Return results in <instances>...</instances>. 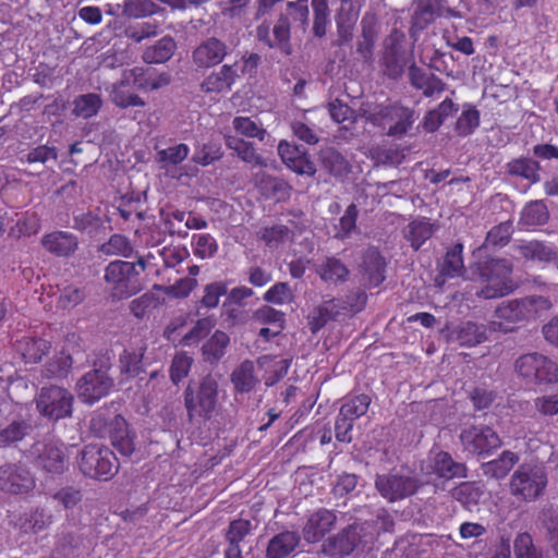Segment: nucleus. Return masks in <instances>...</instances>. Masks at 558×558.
Listing matches in <instances>:
<instances>
[{"label": "nucleus", "instance_id": "5fc2aeb1", "mask_svg": "<svg viewBox=\"0 0 558 558\" xmlns=\"http://www.w3.org/2000/svg\"><path fill=\"white\" fill-rule=\"evenodd\" d=\"M515 558H544L543 553L534 544L530 533H519L513 542Z\"/></svg>", "mask_w": 558, "mask_h": 558}, {"label": "nucleus", "instance_id": "393cba45", "mask_svg": "<svg viewBox=\"0 0 558 558\" xmlns=\"http://www.w3.org/2000/svg\"><path fill=\"white\" fill-rule=\"evenodd\" d=\"M519 462V456L510 450L502 451L497 459L481 464L484 476L494 480L505 478Z\"/></svg>", "mask_w": 558, "mask_h": 558}, {"label": "nucleus", "instance_id": "4c0bfd02", "mask_svg": "<svg viewBox=\"0 0 558 558\" xmlns=\"http://www.w3.org/2000/svg\"><path fill=\"white\" fill-rule=\"evenodd\" d=\"M73 360L70 353L64 350L56 353L43 369V376L46 378H64L72 368Z\"/></svg>", "mask_w": 558, "mask_h": 558}, {"label": "nucleus", "instance_id": "69168bd1", "mask_svg": "<svg viewBox=\"0 0 558 558\" xmlns=\"http://www.w3.org/2000/svg\"><path fill=\"white\" fill-rule=\"evenodd\" d=\"M86 298V293L83 289L75 286L65 287L57 302V306L62 310H71L81 304Z\"/></svg>", "mask_w": 558, "mask_h": 558}, {"label": "nucleus", "instance_id": "603ef678", "mask_svg": "<svg viewBox=\"0 0 558 558\" xmlns=\"http://www.w3.org/2000/svg\"><path fill=\"white\" fill-rule=\"evenodd\" d=\"M29 430L31 426L25 421H13L0 430V447H8L22 440Z\"/></svg>", "mask_w": 558, "mask_h": 558}, {"label": "nucleus", "instance_id": "4be33fe9", "mask_svg": "<svg viewBox=\"0 0 558 558\" xmlns=\"http://www.w3.org/2000/svg\"><path fill=\"white\" fill-rule=\"evenodd\" d=\"M111 445L124 457H130L135 449V435L129 430L125 418L116 415L109 429Z\"/></svg>", "mask_w": 558, "mask_h": 558}, {"label": "nucleus", "instance_id": "7c9ffc66", "mask_svg": "<svg viewBox=\"0 0 558 558\" xmlns=\"http://www.w3.org/2000/svg\"><path fill=\"white\" fill-rule=\"evenodd\" d=\"M350 299H356L357 303H351L350 301H343V299H330L326 302H331L330 306H328V310H331V318L337 319L341 315L347 314H356L361 312L367 301V295L363 291H352L349 293V300Z\"/></svg>", "mask_w": 558, "mask_h": 558}, {"label": "nucleus", "instance_id": "6ab92c4d", "mask_svg": "<svg viewBox=\"0 0 558 558\" xmlns=\"http://www.w3.org/2000/svg\"><path fill=\"white\" fill-rule=\"evenodd\" d=\"M387 263L378 248L368 247L362 256L363 276L368 288H376L386 279Z\"/></svg>", "mask_w": 558, "mask_h": 558}, {"label": "nucleus", "instance_id": "3c124183", "mask_svg": "<svg viewBox=\"0 0 558 558\" xmlns=\"http://www.w3.org/2000/svg\"><path fill=\"white\" fill-rule=\"evenodd\" d=\"M101 252L106 255H120L129 258L133 255L134 247L125 235L116 233L102 244Z\"/></svg>", "mask_w": 558, "mask_h": 558}, {"label": "nucleus", "instance_id": "c756f323", "mask_svg": "<svg viewBox=\"0 0 558 558\" xmlns=\"http://www.w3.org/2000/svg\"><path fill=\"white\" fill-rule=\"evenodd\" d=\"M177 43L170 36L160 38L155 45L147 47L143 52V60L148 64L167 62L175 52Z\"/></svg>", "mask_w": 558, "mask_h": 558}, {"label": "nucleus", "instance_id": "e2e57ef3", "mask_svg": "<svg viewBox=\"0 0 558 558\" xmlns=\"http://www.w3.org/2000/svg\"><path fill=\"white\" fill-rule=\"evenodd\" d=\"M82 499L83 494L81 489L73 486L62 487L52 495V500L65 510L75 508Z\"/></svg>", "mask_w": 558, "mask_h": 558}, {"label": "nucleus", "instance_id": "dca6fc26", "mask_svg": "<svg viewBox=\"0 0 558 558\" xmlns=\"http://www.w3.org/2000/svg\"><path fill=\"white\" fill-rule=\"evenodd\" d=\"M239 63L223 64L218 71H213L201 83V90L208 95L229 93L236 80L240 78Z\"/></svg>", "mask_w": 558, "mask_h": 558}, {"label": "nucleus", "instance_id": "c03bdc74", "mask_svg": "<svg viewBox=\"0 0 558 558\" xmlns=\"http://www.w3.org/2000/svg\"><path fill=\"white\" fill-rule=\"evenodd\" d=\"M434 233L433 225L428 220H414L409 223L405 234L411 246L417 251Z\"/></svg>", "mask_w": 558, "mask_h": 558}, {"label": "nucleus", "instance_id": "052dcab7", "mask_svg": "<svg viewBox=\"0 0 558 558\" xmlns=\"http://www.w3.org/2000/svg\"><path fill=\"white\" fill-rule=\"evenodd\" d=\"M227 293L228 287L223 281H216L206 284L204 288V295L199 301V305L208 310L215 308L218 306L220 298Z\"/></svg>", "mask_w": 558, "mask_h": 558}, {"label": "nucleus", "instance_id": "bb28decb", "mask_svg": "<svg viewBox=\"0 0 558 558\" xmlns=\"http://www.w3.org/2000/svg\"><path fill=\"white\" fill-rule=\"evenodd\" d=\"M456 340L461 347L472 348L487 339V328L484 324L474 322L461 323L454 330Z\"/></svg>", "mask_w": 558, "mask_h": 558}, {"label": "nucleus", "instance_id": "49530a36", "mask_svg": "<svg viewBox=\"0 0 558 558\" xmlns=\"http://www.w3.org/2000/svg\"><path fill=\"white\" fill-rule=\"evenodd\" d=\"M146 348L142 347L135 351H124L120 356L121 372L128 377H136L144 372L143 359Z\"/></svg>", "mask_w": 558, "mask_h": 558}, {"label": "nucleus", "instance_id": "864d4df0", "mask_svg": "<svg viewBox=\"0 0 558 558\" xmlns=\"http://www.w3.org/2000/svg\"><path fill=\"white\" fill-rule=\"evenodd\" d=\"M436 14L430 1L417 4L411 19V28L417 32L424 31L435 21Z\"/></svg>", "mask_w": 558, "mask_h": 558}, {"label": "nucleus", "instance_id": "2eb2a0df", "mask_svg": "<svg viewBox=\"0 0 558 558\" xmlns=\"http://www.w3.org/2000/svg\"><path fill=\"white\" fill-rule=\"evenodd\" d=\"M37 451L36 464L46 473L59 475L68 469L69 460L63 444L48 441Z\"/></svg>", "mask_w": 558, "mask_h": 558}, {"label": "nucleus", "instance_id": "6e6552de", "mask_svg": "<svg viewBox=\"0 0 558 558\" xmlns=\"http://www.w3.org/2000/svg\"><path fill=\"white\" fill-rule=\"evenodd\" d=\"M35 401L39 414L50 421H59L72 415L74 397L63 387L56 385L43 387Z\"/></svg>", "mask_w": 558, "mask_h": 558}, {"label": "nucleus", "instance_id": "39448f33", "mask_svg": "<svg viewBox=\"0 0 558 558\" xmlns=\"http://www.w3.org/2000/svg\"><path fill=\"white\" fill-rule=\"evenodd\" d=\"M77 464L85 476L98 481H109L119 471V461L114 452L108 447L95 444L84 446Z\"/></svg>", "mask_w": 558, "mask_h": 558}, {"label": "nucleus", "instance_id": "680f3d73", "mask_svg": "<svg viewBox=\"0 0 558 558\" xmlns=\"http://www.w3.org/2000/svg\"><path fill=\"white\" fill-rule=\"evenodd\" d=\"M192 364L193 359L185 352L177 353L172 359L169 369L171 381L178 385L189 375Z\"/></svg>", "mask_w": 558, "mask_h": 558}, {"label": "nucleus", "instance_id": "aec40b11", "mask_svg": "<svg viewBox=\"0 0 558 558\" xmlns=\"http://www.w3.org/2000/svg\"><path fill=\"white\" fill-rule=\"evenodd\" d=\"M494 317L496 318L494 324L504 331H511L514 329V324L529 320L521 299L501 302L495 310Z\"/></svg>", "mask_w": 558, "mask_h": 558}, {"label": "nucleus", "instance_id": "1a4fd4ad", "mask_svg": "<svg viewBox=\"0 0 558 558\" xmlns=\"http://www.w3.org/2000/svg\"><path fill=\"white\" fill-rule=\"evenodd\" d=\"M518 375L533 384L558 381V364L550 357L533 352L518 357L514 364Z\"/></svg>", "mask_w": 558, "mask_h": 558}, {"label": "nucleus", "instance_id": "37998d69", "mask_svg": "<svg viewBox=\"0 0 558 558\" xmlns=\"http://www.w3.org/2000/svg\"><path fill=\"white\" fill-rule=\"evenodd\" d=\"M226 145L228 148L235 151L239 158L253 166H260L262 158L256 154L255 147L252 143L246 142L238 136L228 135L226 137Z\"/></svg>", "mask_w": 558, "mask_h": 558}, {"label": "nucleus", "instance_id": "8fccbe9b", "mask_svg": "<svg viewBox=\"0 0 558 558\" xmlns=\"http://www.w3.org/2000/svg\"><path fill=\"white\" fill-rule=\"evenodd\" d=\"M371 404V398L365 395H357L348 399L340 408L339 413L342 416L355 422L359 417L366 414Z\"/></svg>", "mask_w": 558, "mask_h": 558}, {"label": "nucleus", "instance_id": "0e129e2a", "mask_svg": "<svg viewBox=\"0 0 558 558\" xmlns=\"http://www.w3.org/2000/svg\"><path fill=\"white\" fill-rule=\"evenodd\" d=\"M322 162L333 175H341L348 170V161L345 158L332 148L323 151Z\"/></svg>", "mask_w": 558, "mask_h": 558}, {"label": "nucleus", "instance_id": "9b49d317", "mask_svg": "<svg viewBox=\"0 0 558 558\" xmlns=\"http://www.w3.org/2000/svg\"><path fill=\"white\" fill-rule=\"evenodd\" d=\"M35 486L36 480L26 468L19 464L0 466V490L11 495H26Z\"/></svg>", "mask_w": 558, "mask_h": 558}, {"label": "nucleus", "instance_id": "ddd939ff", "mask_svg": "<svg viewBox=\"0 0 558 558\" xmlns=\"http://www.w3.org/2000/svg\"><path fill=\"white\" fill-rule=\"evenodd\" d=\"M278 154L282 162L295 173L310 177L316 173L315 163L310 159L304 147L281 141L278 145Z\"/></svg>", "mask_w": 558, "mask_h": 558}, {"label": "nucleus", "instance_id": "a19ab883", "mask_svg": "<svg viewBox=\"0 0 558 558\" xmlns=\"http://www.w3.org/2000/svg\"><path fill=\"white\" fill-rule=\"evenodd\" d=\"M511 235L512 222L510 220L500 222L487 232L485 241L478 247V251L487 250L489 247H504L510 242Z\"/></svg>", "mask_w": 558, "mask_h": 558}, {"label": "nucleus", "instance_id": "774afa93", "mask_svg": "<svg viewBox=\"0 0 558 558\" xmlns=\"http://www.w3.org/2000/svg\"><path fill=\"white\" fill-rule=\"evenodd\" d=\"M193 244L194 255L199 258L213 257L218 250L216 240L208 233L194 234Z\"/></svg>", "mask_w": 558, "mask_h": 558}, {"label": "nucleus", "instance_id": "c9c22d12", "mask_svg": "<svg viewBox=\"0 0 558 558\" xmlns=\"http://www.w3.org/2000/svg\"><path fill=\"white\" fill-rule=\"evenodd\" d=\"M122 75L124 82L130 83L136 90H154L161 86V83L153 77L150 70L141 66L125 70Z\"/></svg>", "mask_w": 558, "mask_h": 558}, {"label": "nucleus", "instance_id": "a18cd8bd", "mask_svg": "<svg viewBox=\"0 0 558 558\" xmlns=\"http://www.w3.org/2000/svg\"><path fill=\"white\" fill-rule=\"evenodd\" d=\"M548 218V209L543 201L529 203L521 214V222L527 227L543 226L547 222Z\"/></svg>", "mask_w": 558, "mask_h": 558}, {"label": "nucleus", "instance_id": "0eeeda50", "mask_svg": "<svg viewBox=\"0 0 558 558\" xmlns=\"http://www.w3.org/2000/svg\"><path fill=\"white\" fill-rule=\"evenodd\" d=\"M548 480L546 472L536 465H520L511 476V494L524 501H534L546 489Z\"/></svg>", "mask_w": 558, "mask_h": 558}, {"label": "nucleus", "instance_id": "de8ad7c7", "mask_svg": "<svg viewBox=\"0 0 558 558\" xmlns=\"http://www.w3.org/2000/svg\"><path fill=\"white\" fill-rule=\"evenodd\" d=\"M260 184L264 195L278 202L286 201L291 195V185L281 178L267 177Z\"/></svg>", "mask_w": 558, "mask_h": 558}, {"label": "nucleus", "instance_id": "7ed1b4c3", "mask_svg": "<svg viewBox=\"0 0 558 558\" xmlns=\"http://www.w3.org/2000/svg\"><path fill=\"white\" fill-rule=\"evenodd\" d=\"M362 116L374 125L386 126L388 136L401 137L407 134L415 121V111L401 102L371 104L361 106Z\"/></svg>", "mask_w": 558, "mask_h": 558}, {"label": "nucleus", "instance_id": "338daca9", "mask_svg": "<svg viewBox=\"0 0 558 558\" xmlns=\"http://www.w3.org/2000/svg\"><path fill=\"white\" fill-rule=\"evenodd\" d=\"M263 299L267 303L282 305L292 301L293 293L289 283L277 282L264 293Z\"/></svg>", "mask_w": 558, "mask_h": 558}, {"label": "nucleus", "instance_id": "bf43d9fd", "mask_svg": "<svg viewBox=\"0 0 558 558\" xmlns=\"http://www.w3.org/2000/svg\"><path fill=\"white\" fill-rule=\"evenodd\" d=\"M157 12V5L151 0H125L123 13L133 19L150 16Z\"/></svg>", "mask_w": 558, "mask_h": 558}, {"label": "nucleus", "instance_id": "e433bc0d", "mask_svg": "<svg viewBox=\"0 0 558 558\" xmlns=\"http://www.w3.org/2000/svg\"><path fill=\"white\" fill-rule=\"evenodd\" d=\"M229 343V336L225 331L216 330L214 335L203 344L202 352L204 360L209 363L218 362L225 355Z\"/></svg>", "mask_w": 558, "mask_h": 558}, {"label": "nucleus", "instance_id": "c85d7f7f", "mask_svg": "<svg viewBox=\"0 0 558 558\" xmlns=\"http://www.w3.org/2000/svg\"><path fill=\"white\" fill-rule=\"evenodd\" d=\"M319 278L325 282H345L350 270L344 263L333 256L326 257L316 270Z\"/></svg>", "mask_w": 558, "mask_h": 558}, {"label": "nucleus", "instance_id": "2f4dec72", "mask_svg": "<svg viewBox=\"0 0 558 558\" xmlns=\"http://www.w3.org/2000/svg\"><path fill=\"white\" fill-rule=\"evenodd\" d=\"M520 255L532 262L548 263L556 257L555 250L541 241H529L515 246Z\"/></svg>", "mask_w": 558, "mask_h": 558}, {"label": "nucleus", "instance_id": "a878e982", "mask_svg": "<svg viewBox=\"0 0 558 558\" xmlns=\"http://www.w3.org/2000/svg\"><path fill=\"white\" fill-rule=\"evenodd\" d=\"M539 162L526 157L514 158L506 165L508 175L525 179L530 184L539 182Z\"/></svg>", "mask_w": 558, "mask_h": 558}, {"label": "nucleus", "instance_id": "79ce46f5", "mask_svg": "<svg viewBox=\"0 0 558 558\" xmlns=\"http://www.w3.org/2000/svg\"><path fill=\"white\" fill-rule=\"evenodd\" d=\"M480 121L481 114L476 107L471 104H465L456 122L454 131L459 136H469L478 128Z\"/></svg>", "mask_w": 558, "mask_h": 558}, {"label": "nucleus", "instance_id": "b1692460", "mask_svg": "<svg viewBox=\"0 0 558 558\" xmlns=\"http://www.w3.org/2000/svg\"><path fill=\"white\" fill-rule=\"evenodd\" d=\"M429 468L430 473L447 481L456 477H466V466L463 463L456 462L451 454L446 451H438L434 456Z\"/></svg>", "mask_w": 558, "mask_h": 558}, {"label": "nucleus", "instance_id": "72a5a7b5", "mask_svg": "<svg viewBox=\"0 0 558 558\" xmlns=\"http://www.w3.org/2000/svg\"><path fill=\"white\" fill-rule=\"evenodd\" d=\"M257 381L254 375V363L250 360L243 361L231 374V383L236 392L252 391Z\"/></svg>", "mask_w": 558, "mask_h": 558}, {"label": "nucleus", "instance_id": "412c9836", "mask_svg": "<svg viewBox=\"0 0 558 558\" xmlns=\"http://www.w3.org/2000/svg\"><path fill=\"white\" fill-rule=\"evenodd\" d=\"M43 247L58 257H69L78 247L76 235L68 231H53L41 238Z\"/></svg>", "mask_w": 558, "mask_h": 558}, {"label": "nucleus", "instance_id": "f8f14e48", "mask_svg": "<svg viewBox=\"0 0 558 558\" xmlns=\"http://www.w3.org/2000/svg\"><path fill=\"white\" fill-rule=\"evenodd\" d=\"M113 387V379L104 369L87 372L77 383L78 397L83 402L93 404L106 397Z\"/></svg>", "mask_w": 558, "mask_h": 558}, {"label": "nucleus", "instance_id": "4468645a", "mask_svg": "<svg viewBox=\"0 0 558 558\" xmlns=\"http://www.w3.org/2000/svg\"><path fill=\"white\" fill-rule=\"evenodd\" d=\"M361 542L356 525H349L323 543V551L330 557L343 558L351 555Z\"/></svg>", "mask_w": 558, "mask_h": 558}, {"label": "nucleus", "instance_id": "423d86ee", "mask_svg": "<svg viewBox=\"0 0 558 558\" xmlns=\"http://www.w3.org/2000/svg\"><path fill=\"white\" fill-rule=\"evenodd\" d=\"M459 439L463 451L477 458L490 456L502 444L497 432L486 424L465 425Z\"/></svg>", "mask_w": 558, "mask_h": 558}, {"label": "nucleus", "instance_id": "a211bd4d", "mask_svg": "<svg viewBox=\"0 0 558 558\" xmlns=\"http://www.w3.org/2000/svg\"><path fill=\"white\" fill-rule=\"evenodd\" d=\"M228 46L216 37L202 41L193 51L192 58L198 69L213 68L223 61Z\"/></svg>", "mask_w": 558, "mask_h": 558}, {"label": "nucleus", "instance_id": "ea45409f", "mask_svg": "<svg viewBox=\"0 0 558 558\" xmlns=\"http://www.w3.org/2000/svg\"><path fill=\"white\" fill-rule=\"evenodd\" d=\"M51 348V343L41 338H24L20 342V350L26 363H38Z\"/></svg>", "mask_w": 558, "mask_h": 558}, {"label": "nucleus", "instance_id": "13d9d810", "mask_svg": "<svg viewBox=\"0 0 558 558\" xmlns=\"http://www.w3.org/2000/svg\"><path fill=\"white\" fill-rule=\"evenodd\" d=\"M332 304L331 302H323L322 304L315 306L307 316V325L308 329L313 335H316L320 329H323L329 320H331V310H328V306Z\"/></svg>", "mask_w": 558, "mask_h": 558}, {"label": "nucleus", "instance_id": "4d7b16f0", "mask_svg": "<svg viewBox=\"0 0 558 558\" xmlns=\"http://www.w3.org/2000/svg\"><path fill=\"white\" fill-rule=\"evenodd\" d=\"M40 229V219L36 214L25 213L17 219L14 227L11 228L10 234L15 238L31 236L36 234Z\"/></svg>", "mask_w": 558, "mask_h": 558}, {"label": "nucleus", "instance_id": "473e14b6", "mask_svg": "<svg viewBox=\"0 0 558 558\" xmlns=\"http://www.w3.org/2000/svg\"><path fill=\"white\" fill-rule=\"evenodd\" d=\"M135 90L136 89L132 88L130 83L124 82V76L122 75L120 81L112 87L111 100L114 105L123 109L129 107H143L145 101L134 93Z\"/></svg>", "mask_w": 558, "mask_h": 558}, {"label": "nucleus", "instance_id": "5701e85b", "mask_svg": "<svg viewBox=\"0 0 558 558\" xmlns=\"http://www.w3.org/2000/svg\"><path fill=\"white\" fill-rule=\"evenodd\" d=\"M301 536L295 531H283L272 536L266 548V558H287L300 545Z\"/></svg>", "mask_w": 558, "mask_h": 558}, {"label": "nucleus", "instance_id": "6e6d98bb", "mask_svg": "<svg viewBox=\"0 0 558 558\" xmlns=\"http://www.w3.org/2000/svg\"><path fill=\"white\" fill-rule=\"evenodd\" d=\"M52 522V514L48 513L45 508L37 507L29 513L25 522L22 523L21 529L25 532L38 533L47 529Z\"/></svg>", "mask_w": 558, "mask_h": 558}, {"label": "nucleus", "instance_id": "09e8293b", "mask_svg": "<svg viewBox=\"0 0 558 558\" xmlns=\"http://www.w3.org/2000/svg\"><path fill=\"white\" fill-rule=\"evenodd\" d=\"M314 12L313 33L316 37H324L330 25V10L327 0H312Z\"/></svg>", "mask_w": 558, "mask_h": 558}, {"label": "nucleus", "instance_id": "9d476101", "mask_svg": "<svg viewBox=\"0 0 558 558\" xmlns=\"http://www.w3.org/2000/svg\"><path fill=\"white\" fill-rule=\"evenodd\" d=\"M375 486L384 498L389 501H397L415 494L418 488V481L413 476L388 473L377 475Z\"/></svg>", "mask_w": 558, "mask_h": 558}, {"label": "nucleus", "instance_id": "f03ea898", "mask_svg": "<svg viewBox=\"0 0 558 558\" xmlns=\"http://www.w3.org/2000/svg\"><path fill=\"white\" fill-rule=\"evenodd\" d=\"M146 269V260L140 257L136 263L110 262L105 268L104 279L113 299L124 300L137 294L142 289L141 275Z\"/></svg>", "mask_w": 558, "mask_h": 558}, {"label": "nucleus", "instance_id": "58836bf2", "mask_svg": "<svg viewBox=\"0 0 558 558\" xmlns=\"http://www.w3.org/2000/svg\"><path fill=\"white\" fill-rule=\"evenodd\" d=\"M102 106L101 97L95 93H88L75 97L72 114L78 118L89 119L98 113Z\"/></svg>", "mask_w": 558, "mask_h": 558}, {"label": "nucleus", "instance_id": "cd10ccee", "mask_svg": "<svg viewBox=\"0 0 558 558\" xmlns=\"http://www.w3.org/2000/svg\"><path fill=\"white\" fill-rule=\"evenodd\" d=\"M463 244L456 243L450 247L439 264V275L444 278H457L464 272Z\"/></svg>", "mask_w": 558, "mask_h": 558}, {"label": "nucleus", "instance_id": "f3484780", "mask_svg": "<svg viewBox=\"0 0 558 558\" xmlns=\"http://www.w3.org/2000/svg\"><path fill=\"white\" fill-rule=\"evenodd\" d=\"M335 511L320 508L313 512L303 526V536L307 543L320 542L336 525Z\"/></svg>", "mask_w": 558, "mask_h": 558}, {"label": "nucleus", "instance_id": "f257e3e1", "mask_svg": "<svg viewBox=\"0 0 558 558\" xmlns=\"http://www.w3.org/2000/svg\"><path fill=\"white\" fill-rule=\"evenodd\" d=\"M184 407L189 421H209L218 404V381L208 374L199 380H190L184 392Z\"/></svg>", "mask_w": 558, "mask_h": 558}, {"label": "nucleus", "instance_id": "f704fd0d", "mask_svg": "<svg viewBox=\"0 0 558 558\" xmlns=\"http://www.w3.org/2000/svg\"><path fill=\"white\" fill-rule=\"evenodd\" d=\"M458 105L450 98L444 99L437 108L429 110L423 121L424 129L427 132H435L445 122V120L458 111Z\"/></svg>", "mask_w": 558, "mask_h": 558}, {"label": "nucleus", "instance_id": "20e7f679", "mask_svg": "<svg viewBox=\"0 0 558 558\" xmlns=\"http://www.w3.org/2000/svg\"><path fill=\"white\" fill-rule=\"evenodd\" d=\"M476 272L486 286L476 291L483 299H496L509 294L513 290V264L507 258L489 257L476 263Z\"/></svg>", "mask_w": 558, "mask_h": 558}]
</instances>
